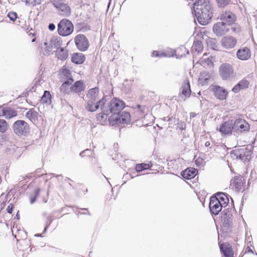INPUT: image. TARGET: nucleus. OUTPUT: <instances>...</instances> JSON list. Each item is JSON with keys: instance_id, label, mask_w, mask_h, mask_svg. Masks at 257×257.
<instances>
[{"instance_id": "62", "label": "nucleus", "mask_w": 257, "mask_h": 257, "mask_svg": "<svg viewBox=\"0 0 257 257\" xmlns=\"http://www.w3.org/2000/svg\"><path fill=\"white\" fill-rule=\"evenodd\" d=\"M246 249H247V251H246L247 252H251V253H254V252H253V250L250 248V247L247 246V247Z\"/></svg>"}, {"instance_id": "45", "label": "nucleus", "mask_w": 257, "mask_h": 257, "mask_svg": "<svg viewBox=\"0 0 257 257\" xmlns=\"http://www.w3.org/2000/svg\"><path fill=\"white\" fill-rule=\"evenodd\" d=\"M243 89L242 87H241L239 83L238 82L232 89V91L235 93H237L239 92L240 90Z\"/></svg>"}, {"instance_id": "23", "label": "nucleus", "mask_w": 257, "mask_h": 257, "mask_svg": "<svg viewBox=\"0 0 257 257\" xmlns=\"http://www.w3.org/2000/svg\"><path fill=\"white\" fill-rule=\"evenodd\" d=\"M100 109L101 112L96 115V119L97 121L103 124L106 122L107 119H108V115L110 114V113L108 111L105 105L102 106Z\"/></svg>"}, {"instance_id": "31", "label": "nucleus", "mask_w": 257, "mask_h": 257, "mask_svg": "<svg viewBox=\"0 0 257 257\" xmlns=\"http://www.w3.org/2000/svg\"><path fill=\"white\" fill-rule=\"evenodd\" d=\"M56 57L62 61L65 60L68 56V51L67 49L64 48H60V49L57 50L55 51Z\"/></svg>"}, {"instance_id": "16", "label": "nucleus", "mask_w": 257, "mask_h": 257, "mask_svg": "<svg viewBox=\"0 0 257 257\" xmlns=\"http://www.w3.org/2000/svg\"><path fill=\"white\" fill-rule=\"evenodd\" d=\"M209 208L211 214L217 215L221 211L223 206L216 197H211L210 198Z\"/></svg>"}, {"instance_id": "42", "label": "nucleus", "mask_w": 257, "mask_h": 257, "mask_svg": "<svg viewBox=\"0 0 257 257\" xmlns=\"http://www.w3.org/2000/svg\"><path fill=\"white\" fill-rule=\"evenodd\" d=\"M230 0H217V4L219 7L224 8L229 4Z\"/></svg>"}, {"instance_id": "15", "label": "nucleus", "mask_w": 257, "mask_h": 257, "mask_svg": "<svg viewBox=\"0 0 257 257\" xmlns=\"http://www.w3.org/2000/svg\"><path fill=\"white\" fill-rule=\"evenodd\" d=\"M244 183V179L241 176H236L231 180L230 188L234 191L239 192L243 189Z\"/></svg>"}, {"instance_id": "6", "label": "nucleus", "mask_w": 257, "mask_h": 257, "mask_svg": "<svg viewBox=\"0 0 257 257\" xmlns=\"http://www.w3.org/2000/svg\"><path fill=\"white\" fill-rule=\"evenodd\" d=\"M219 74L223 80H232L235 76L232 66L226 63H223L219 66Z\"/></svg>"}, {"instance_id": "47", "label": "nucleus", "mask_w": 257, "mask_h": 257, "mask_svg": "<svg viewBox=\"0 0 257 257\" xmlns=\"http://www.w3.org/2000/svg\"><path fill=\"white\" fill-rule=\"evenodd\" d=\"M63 75L67 78L72 77L70 71L68 69H65L62 71Z\"/></svg>"}, {"instance_id": "51", "label": "nucleus", "mask_w": 257, "mask_h": 257, "mask_svg": "<svg viewBox=\"0 0 257 257\" xmlns=\"http://www.w3.org/2000/svg\"><path fill=\"white\" fill-rule=\"evenodd\" d=\"M14 205L12 203H10L7 207V211L8 213L11 214L13 212Z\"/></svg>"}, {"instance_id": "53", "label": "nucleus", "mask_w": 257, "mask_h": 257, "mask_svg": "<svg viewBox=\"0 0 257 257\" xmlns=\"http://www.w3.org/2000/svg\"><path fill=\"white\" fill-rule=\"evenodd\" d=\"M90 30V26L87 25H85L83 27H82V28H81V29L80 31H82V32H84L89 31Z\"/></svg>"}, {"instance_id": "8", "label": "nucleus", "mask_w": 257, "mask_h": 257, "mask_svg": "<svg viewBox=\"0 0 257 257\" xmlns=\"http://www.w3.org/2000/svg\"><path fill=\"white\" fill-rule=\"evenodd\" d=\"M251 152L246 148L236 149L231 151V157L233 159H239L243 162L249 161L250 159Z\"/></svg>"}, {"instance_id": "33", "label": "nucleus", "mask_w": 257, "mask_h": 257, "mask_svg": "<svg viewBox=\"0 0 257 257\" xmlns=\"http://www.w3.org/2000/svg\"><path fill=\"white\" fill-rule=\"evenodd\" d=\"M51 98L52 96L50 92L49 91L45 90L41 98V101L43 103H46L48 105H50L52 103Z\"/></svg>"}, {"instance_id": "34", "label": "nucleus", "mask_w": 257, "mask_h": 257, "mask_svg": "<svg viewBox=\"0 0 257 257\" xmlns=\"http://www.w3.org/2000/svg\"><path fill=\"white\" fill-rule=\"evenodd\" d=\"M38 113L33 109H30L26 113V116L32 122H34L38 119Z\"/></svg>"}, {"instance_id": "32", "label": "nucleus", "mask_w": 257, "mask_h": 257, "mask_svg": "<svg viewBox=\"0 0 257 257\" xmlns=\"http://www.w3.org/2000/svg\"><path fill=\"white\" fill-rule=\"evenodd\" d=\"M3 116L6 118L10 119L17 115L18 112L16 110L11 107H4Z\"/></svg>"}, {"instance_id": "27", "label": "nucleus", "mask_w": 257, "mask_h": 257, "mask_svg": "<svg viewBox=\"0 0 257 257\" xmlns=\"http://www.w3.org/2000/svg\"><path fill=\"white\" fill-rule=\"evenodd\" d=\"M99 93V89L98 87H95L90 89L87 94L86 97L88 98L87 100L97 101L100 99L98 96Z\"/></svg>"}, {"instance_id": "41", "label": "nucleus", "mask_w": 257, "mask_h": 257, "mask_svg": "<svg viewBox=\"0 0 257 257\" xmlns=\"http://www.w3.org/2000/svg\"><path fill=\"white\" fill-rule=\"evenodd\" d=\"M52 221H53V219H52L51 217H50V216L47 217L46 223L45 228L44 229V230L43 231V233H45L47 232L48 227L50 225V224L52 223Z\"/></svg>"}, {"instance_id": "59", "label": "nucleus", "mask_w": 257, "mask_h": 257, "mask_svg": "<svg viewBox=\"0 0 257 257\" xmlns=\"http://www.w3.org/2000/svg\"><path fill=\"white\" fill-rule=\"evenodd\" d=\"M202 160H200L199 159H198L195 161V164L197 166H200L201 165L200 161H202Z\"/></svg>"}, {"instance_id": "40", "label": "nucleus", "mask_w": 257, "mask_h": 257, "mask_svg": "<svg viewBox=\"0 0 257 257\" xmlns=\"http://www.w3.org/2000/svg\"><path fill=\"white\" fill-rule=\"evenodd\" d=\"M70 88H69V86H66L64 83L61 85L60 87V91L61 93L63 94H68L70 91Z\"/></svg>"}, {"instance_id": "13", "label": "nucleus", "mask_w": 257, "mask_h": 257, "mask_svg": "<svg viewBox=\"0 0 257 257\" xmlns=\"http://www.w3.org/2000/svg\"><path fill=\"white\" fill-rule=\"evenodd\" d=\"M233 131L236 133H242L249 130V125L246 120L242 118H238L233 120Z\"/></svg>"}, {"instance_id": "28", "label": "nucleus", "mask_w": 257, "mask_h": 257, "mask_svg": "<svg viewBox=\"0 0 257 257\" xmlns=\"http://www.w3.org/2000/svg\"><path fill=\"white\" fill-rule=\"evenodd\" d=\"M220 251L222 253L224 257H233V252L229 244L225 245L224 243L219 245Z\"/></svg>"}, {"instance_id": "61", "label": "nucleus", "mask_w": 257, "mask_h": 257, "mask_svg": "<svg viewBox=\"0 0 257 257\" xmlns=\"http://www.w3.org/2000/svg\"><path fill=\"white\" fill-rule=\"evenodd\" d=\"M196 114L195 112H191L190 113V118H194L196 116Z\"/></svg>"}, {"instance_id": "60", "label": "nucleus", "mask_w": 257, "mask_h": 257, "mask_svg": "<svg viewBox=\"0 0 257 257\" xmlns=\"http://www.w3.org/2000/svg\"><path fill=\"white\" fill-rule=\"evenodd\" d=\"M4 111V107L0 105V117L3 116Z\"/></svg>"}, {"instance_id": "21", "label": "nucleus", "mask_w": 257, "mask_h": 257, "mask_svg": "<svg viewBox=\"0 0 257 257\" xmlns=\"http://www.w3.org/2000/svg\"><path fill=\"white\" fill-rule=\"evenodd\" d=\"M220 19L225 22L228 26H230L235 22V16L230 11L225 12L221 14Z\"/></svg>"}, {"instance_id": "1", "label": "nucleus", "mask_w": 257, "mask_h": 257, "mask_svg": "<svg viewBox=\"0 0 257 257\" xmlns=\"http://www.w3.org/2000/svg\"><path fill=\"white\" fill-rule=\"evenodd\" d=\"M195 15L202 25L208 24L213 16V8L209 0H196L193 4Z\"/></svg>"}, {"instance_id": "17", "label": "nucleus", "mask_w": 257, "mask_h": 257, "mask_svg": "<svg viewBox=\"0 0 257 257\" xmlns=\"http://www.w3.org/2000/svg\"><path fill=\"white\" fill-rule=\"evenodd\" d=\"M180 91L178 95V97L180 100H185L186 98L190 97L191 91L190 82L188 79H186L184 81L180 88Z\"/></svg>"}, {"instance_id": "24", "label": "nucleus", "mask_w": 257, "mask_h": 257, "mask_svg": "<svg viewBox=\"0 0 257 257\" xmlns=\"http://www.w3.org/2000/svg\"><path fill=\"white\" fill-rule=\"evenodd\" d=\"M237 58L241 60H247L251 57V52L249 48L242 47L239 49L236 52Z\"/></svg>"}, {"instance_id": "26", "label": "nucleus", "mask_w": 257, "mask_h": 257, "mask_svg": "<svg viewBox=\"0 0 257 257\" xmlns=\"http://www.w3.org/2000/svg\"><path fill=\"white\" fill-rule=\"evenodd\" d=\"M212 197H216L223 207H225L229 203V195L225 193L217 192Z\"/></svg>"}, {"instance_id": "10", "label": "nucleus", "mask_w": 257, "mask_h": 257, "mask_svg": "<svg viewBox=\"0 0 257 257\" xmlns=\"http://www.w3.org/2000/svg\"><path fill=\"white\" fill-rule=\"evenodd\" d=\"M51 3L57 9L59 15L64 17L70 15L71 9L67 4L60 2L58 0H53Z\"/></svg>"}, {"instance_id": "2", "label": "nucleus", "mask_w": 257, "mask_h": 257, "mask_svg": "<svg viewBox=\"0 0 257 257\" xmlns=\"http://www.w3.org/2000/svg\"><path fill=\"white\" fill-rule=\"evenodd\" d=\"M131 115L129 112L121 111L109 116L108 121L112 126L119 124H127L131 122Z\"/></svg>"}, {"instance_id": "63", "label": "nucleus", "mask_w": 257, "mask_h": 257, "mask_svg": "<svg viewBox=\"0 0 257 257\" xmlns=\"http://www.w3.org/2000/svg\"><path fill=\"white\" fill-rule=\"evenodd\" d=\"M172 118H170L169 117H164L163 119L164 121H170L171 120Z\"/></svg>"}, {"instance_id": "39", "label": "nucleus", "mask_w": 257, "mask_h": 257, "mask_svg": "<svg viewBox=\"0 0 257 257\" xmlns=\"http://www.w3.org/2000/svg\"><path fill=\"white\" fill-rule=\"evenodd\" d=\"M45 46L44 55H49L52 49V46L51 44H49L47 42L44 43Z\"/></svg>"}, {"instance_id": "38", "label": "nucleus", "mask_w": 257, "mask_h": 257, "mask_svg": "<svg viewBox=\"0 0 257 257\" xmlns=\"http://www.w3.org/2000/svg\"><path fill=\"white\" fill-rule=\"evenodd\" d=\"M9 127V124L5 119H0V132L2 133H6Z\"/></svg>"}, {"instance_id": "20", "label": "nucleus", "mask_w": 257, "mask_h": 257, "mask_svg": "<svg viewBox=\"0 0 257 257\" xmlns=\"http://www.w3.org/2000/svg\"><path fill=\"white\" fill-rule=\"evenodd\" d=\"M237 41L235 38L231 36H227L222 38L221 43L222 46L226 49H230L235 47Z\"/></svg>"}, {"instance_id": "37", "label": "nucleus", "mask_w": 257, "mask_h": 257, "mask_svg": "<svg viewBox=\"0 0 257 257\" xmlns=\"http://www.w3.org/2000/svg\"><path fill=\"white\" fill-rule=\"evenodd\" d=\"M152 166V164H145V163H141L138 164L136 165L135 169L136 171L139 172H141L145 170H148L151 168Z\"/></svg>"}, {"instance_id": "30", "label": "nucleus", "mask_w": 257, "mask_h": 257, "mask_svg": "<svg viewBox=\"0 0 257 257\" xmlns=\"http://www.w3.org/2000/svg\"><path fill=\"white\" fill-rule=\"evenodd\" d=\"M174 53H175L177 58L180 59L183 57H185L186 54H189V51L185 47L182 46L179 47L176 51H173V53L171 55L172 56H174Z\"/></svg>"}, {"instance_id": "46", "label": "nucleus", "mask_w": 257, "mask_h": 257, "mask_svg": "<svg viewBox=\"0 0 257 257\" xmlns=\"http://www.w3.org/2000/svg\"><path fill=\"white\" fill-rule=\"evenodd\" d=\"M152 56H155V57H165V56H167V55L166 53H163V52H162L161 53H160V52L159 51H154L152 53Z\"/></svg>"}, {"instance_id": "7", "label": "nucleus", "mask_w": 257, "mask_h": 257, "mask_svg": "<svg viewBox=\"0 0 257 257\" xmlns=\"http://www.w3.org/2000/svg\"><path fill=\"white\" fill-rule=\"evenodd\" d=\"M251 152L246 148L236 149L231 151V157L233 159H239L243 162L249 161L250 159Z\"/></svg>"}, {"instance_id": "48", "label": "nucleus", "mask_w": 257, "mask_h": 257, "mask_svg": "<svg viewBox=\"0 0 257 257\" xmlns=\"http://www.w3.org/2000/svg\"><path fill=\"white\" fill-rule=\"evenodd\" d=\"M136 108H137L139 112L143 115L145 112L146 106H142L140 104H137L136 105Z\"/></svg>"}, {"instance_id": "57", "label": "nucleus", "mask_w": 257, "mask_h": 257, "mask_svg": "<svg viewBox=\"0 0 257 257\" xmlns=\"http://www.w3.org/2000/svg\"><path fill=\"white\" fill-rule=\"evenodd\" d=\"M90 150H89V149H86L84 151L81 152L79 154V156L81 157H83L85 155V154L86 153H87V152H90Z\"/></svg>"}, {"instance_id": "54", "label": "nucleus", "mask_w": 257, "mask_h": 257, "mask_svg": "<svg viewBox=\"0 0 257 257\" xmlns=\"http://www.w3.org/2000/svg\"><path fill=\"white\" fill-rule=\"evenodd\" d=\"M56 28L55 25L53 23H50L48 25V29L51 31H54Z\"/></svg>"}, {"instance_id": "44", "label": "nucleus", "mask_w": 257, "mask_h": 257, "mask_svg": "<svg viewBox=\"0 0 257 257\" xmlns=\"http://www.w3.org/2000/svg\"><path fill=\"white\" fill-rule=\"evenodd\" d=\"M8 17L10 20L14 22L17 18V14L15 12H11L8 13Z\"/></svg>"}, {"instance_id": "22", "label": "nucleus", "mask_w": 257, "mask_h": 257, "mask_svg": "<svg viewBox=\"0 0 257 257\" xmlns=\"http://www.w3.org/2000/svg\"><path fill=\"white\" fill-rule=\"evenodd\" d=\"M85 88V85L83 80L76 81L70 87V90L73 93L79 95Z\"/></svg>"}, {"instance_id": "64", "label": "nucleus", "mask_w": 257, "mask_h": 257, "mask_svg": "<svg viewBox=\"0 0 257 257\" xmlns=\"http://www.w3.org/2000/svg\"><path fill=\"white\" fill-rule=\"evenodd\" d=\"M210 145V143L209 141H207L205 143V146L208 147Z\"/></svg>"}, {"instance_id": "36", "label": "nucleus", "mask_w": 257, "mask_h": 257, "mask_svg": "<svg viewBox=\"0 0 257 257\" xmlns=\"http://www.w3.org/2000/svg\"><path fill=\"white\" fill-rule=\"evenodd\" d=\"M51 44L52 47L58 50L60 49V47L62 45V41L61 38L58 37H54L51 40Z\"/></svg>"}, {"instance_id": "12", "label": "nucleus", "mask_w": 257, "mask_h": 257, "mask_svg": "<svg viewBox=\"0 0 257 257\" xmlns=\"http://www.w3.org/2000/svg\"><path fill=\"white\" fill-rule=\"evenodd\" d=\"M105 105V96L97 101L87 100L85 104V108L89 112H93L99 108Z\"/></svg>"}, {"instance_id": "25", "label": "nucleus", "mask_w": 257, "mask_h": 257, "mask_svg": "<svg viewBox=\"0 0 257 257\" xmlns=\"http://www.w3.org/2000/svg\"><path fill=\"white\" fill-rule=\"evenodd\" d=\"M198 170L192 167L187 168L181 173L182 177L185 179L189 180L195 177L197 174Z\"/></svg>"}, {"instance_id": "50", "label": "nucleus", "mask_w": 257, "mask_h": 257, "mask_svg": "<svg viewBox=\"0 0 257 257\" xmlns=\"http://www.w3.org/2000/svg\"><path fill=\"white\" fill-rule=\"evenodd\" d=\"M32 1V0H25V2L27 4H29V5L33 6L40 4V2L35 3V1H34V3H33Z\"/></svg>"}, {"instance_id": "29", "label": "nucleus", "mask_w": 257, "mask_h": 257, "mask_svg": "<svg viewBox=\"0 0 257 257\" xmlns=\"http://www.w3.org/2000/svg\"><path fill=\"white\" fill-rule=\"evenodd\" d=\"M85 60V55L81 53H75L71 56L72 62L76 64H81Z\"/></svg>"}, {"instance_id": "11", "label": "nucleus", "mask_w": 257, "mask_h": 257, "mask_svg": "<svg viewBox=\"0 0 257 257\" xmlns=\"http://www.w3.org/2000/svg\"><path fill=\"white\" fill-rule=\"evenodd\" d=\"M76 48L80 51H86L89 47V43L87 37L83 34H78L74 38Z\"/></svg>"}, {"instance_id": "49", "label": "nucleus", "mask_w": 257, "mask_h": 257, "mask_svg": "<svg viewBox=\"0 0 257 257\" xmlns=\"http://www.w3.org/2000/svg\"><path fill=\"white\" fill-rule=\"evenodd\" d=\"M73 81V79L72 77H70L69 78H67V79L63 83L65 84L66 86H69Z\"/></svg>"}, {"instance_id": "35", "label": "nucleus", "mask_w": 257, "mask_h": 257, "mask_svg": "<svg viewBox=\"0 0 257 257\" xmlns=\"http://www.w3.org/2000/svg\"><path fill=\"white\" fill-rule=\"evenodd\" d=\"M203 49V44L201 41L196 40L194 41L193 46L192 47V51H195L197 53H200L202 52Z\"/></svg>"}, {"instance_id": "3", "label": "nucleus", "mask_w": 257, "mask_h": 257, "mask_svg": "<svg viewBox=\"0 0 257 257\" xmlns=\"http://www.w3.org/2000/svg\"><path fill=\"white\" fill-rule=\"evenodd\" d=\"M233 210V207L227 208L224 209L221 213L222 229L226 233H230L232 231V214L231 211Z\"/></svg>"}, {"instance_id": "18", "label": "nucleus", "mask_w": 257, "mask_h": 257, "mask_svg": "<svg viewBox=\"0 0 257 257\" xmlns=\"http://www.w3.org/2000/svg\"><path fill=\"white\" fill-rule=\"evenodd\" d=\"M219 131L222 136L231 134L233 131V120L225 121L220 124Z\"/></svg>"}, {"instance_id": "56", "label": "nucleus", "mask_w": 257, "mask_h": 257, "mask_svg": "<svg viewBox=\"0 0 257 257\" xmlns=\"http://www.w3.org/2000/svg\"><path fill=\"white\" fill-rule=\"evenodd\" d=\"M37 198L36 197V196H34V195H31L30 196V203L33 204L36 201Z\"/></svg>"}, {"instance_id": "52", "label": "nucleus", "mask_w": 257, "mask_h": 257, "mask_svg": "<svg viewBox=\"0 0 257 257\" xmlns=\"http://www.w3.org/2000/svg\"><path fill=\"white\" fill-rule=\"evenodd\" d=\"M201 77L204 79V80L205 82H207L210 78L209 75L207 74H206L205 73L202 74Z\"/></svg>"}, {"instance_id": "43", "label": "nucleus", "mask_w": 257, "mask_h": 257, "mask_svg": "<svg viewBox=\"0 0 257 257\" xmlns=\"http://www.w3.org/2000/svg\"><path fill=\"white\" fill-rule=\"evenodd\" d=\"M238 83L243 89L248 88L249 85V82L246 79H242L239 81Z\"/></svg>"}, {"instance_id": "58", "label": "nucleus", "mask_w": 257, "mask_h": 257, "mask_svg": "<svg viewBox=\"0 0 257 257\" xmlns=\"http://www.w3.org/2000/svg\"><path fill=\"white\" fill-rule=\"evenodd\" d=\"M77 208L78 209H81V210H85L86 211V212H83L82 214H87V215H90V213L89 212H88V209L87 208H78V207H77Z\"/></svg>"}, {"instance_id": "5", "label": "nucleus", "mask_w": 257, "mask_h": 257, "mask_svg": "<svg viewBox=\"0 0 257 257\" xmlns=\"http://www.w3.org/2000/svg\"><path fill=\"white\" fill-rule=\"evenodd\" d=\"M74 31L73 23L68 19L61 20L57 25V31L59 35L66 37L70 35Z\"/></svg>"}, {"instance_id": "55", "label": "nucleus", "mask_w": 257, "mask_h": 257, "mask_svg": "<svg viewBox=\"0 0 257 257\" xmlns=\"http://www.w3.org/2000/svg\"><path fill=\"white\" fill-rule=\"evenodd\" d=\"M40 193V188H37L34 190V195L36 196V197L37 198L39 196Z\"/></svg>"}, {"instance_id": "19", "label": "nucleus", "mask_w": 257, "mask_h": 257, "mask_svg": "<svg viewBox=\"0 0 257 257\" xmlns=\"http://www.w3.org/2000/svg\"><path fill=\"white\" fill-rule=\"evenodd\" d=\"M227 26L224 22L217 23L213 27V32L218 36L223 35L228 31Z\"/></svg>"}, {"instance_id": "9", "label": "nucleus", "mask_w": 257, "mask_h": 257, "mask_svg": "<svg viewBox=\"0 0 257 257\" xmlns=\"http://www.w3.org/2000/svg\"><path fill=\"white\" fill-rule=\"evenodd\" d=\"M12 127L15 134L18 136L26 135L29 131V124L23 120L16 121Z\"/></svg>"}, {"instance_id": "14", "label": "nucleus", "mask_w": 257, "mask_h": 257, "mask_svg": "<svg viewBox=\"0 0 257 257\" xmlns=\"http://www.w3.org/2000/svg\"><path fill=\"white\" fill-rule=\"evenodd\" d=\"M210 90L213 92L215 97L219 100H225L228 96V92L227 90L219 85H211Z\"/></svg>"}, {"instance_id": "4", "label": "nucleus", "mask_w": 257, "mask_h": 257, "mask_svg": "<svg viewBox=\"0 0 257 257\" xmlns=\"http://www.w3.org/2000/svg\"><path fill=\"white\" fill-rule=\"evenodd\" d=\"M125 106L124 102L119 98L114 97L110 101L107 102L105 96V106L111 115L120 112Z\"/></svg>"}]
</instances>
